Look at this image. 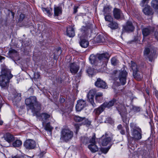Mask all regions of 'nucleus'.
Here are the masks:
<instances>
[{"label":"nucleus","instance_id":"052dcab7","mask_svg":"<svg viewBox=\"0 0 158 158\" xmlns=\"http://www.w3.org/2000/svg\"><path fill=\"white\" fill-rule=\"evenodd\" d=\"M11 14H12V16L13 17L14 16V13L13 12H11Z\"/></svg>","mask_w":158,"mask_h":158},{"label":"nucleus","instance_id":"3c124183","mask_svg":"<svg viewBox=\"0 0 158 158\" xmlns=\"http://www.w3.org/2000/svg\"><path fill=\"white\" fill-rule=\"evenodd\" d=\"M40 76V75L38 73H36L35 74V78H39Z\"/></svg>","mask_w":158,"mask_h":158},{"label":"nucleus","instance_id":"ddd939ff","mask_svg":"<svg viewBox=\"0 0 158 158\" xmlns=\"http://www.w3.org/2000/svg\"><path fill=\"white\" fill-rule=\"evenodd\" d=\"M86 106L85 101L81 99L77 101V103L76 105V109L77 111H80L82 110Z\"/></svg>","mask_w":158,"mask_h":158},{"label":"nucleus","instance_id":"f704fd0d","mask_svg":"<svg viewBox=\"0 0 158 158\" xmlns=\"http://www.w3.org/2000/svg\"><path fill=\"white\" fill-rule=\"evenodd\" d=\"M74 120L77 122H80L83 121L85 119V117H81L78 116H75L74 118Z\"/></svg>","mask_w":158,"mask_h":158},{"label":"nucleus","instance_id":"09e8293b","mask_svg":"<svg viewBox=\"0 0 158 158\" xmlns=\"http://www.w3.org/2000/svg\"><path fill=\"white\" fill-rule=\"evenodd\" d=\"M78 8V6H74L73 8V12L74 14H75L77 12V9Z\"/></svg>","mask_w":158,"mask_h":158},{"label":"nucleus","instance_id":"cd10ccee","mask_svg":"<svg viewBox=\"0 0 158 158\" xmlns=\"http://www.w3.org/2000/svg\"><path fill=\"white\" fill-rule=\"evenodd\" d=\"M43 11L45 13L47 14L50 17L52 16V10L51 8H42Z\"/></svg>","mask_w":158,"mask_h":158},{"label":"nucleus","instance_id":"9d476101","mask_svg":"<svg viewBox=\"0 0 158 158\" xmlns=\"http://www.w3.org/2000/svg\"><path fill=\"white\" fill-rule=\"evenodd\" d=\"M24 145L25 148L27 149H33L35 147L36 143L33 140L28 139L24 143Z\"/></svg>","mask_w":158,"mask_h":158},{"label":"nucleus","instance_id":"1a4fd4ad","mask_svg":"<svg viewBox=\"0 0 158 158\" xmlns=\"http://www.w3.org/2000/svg\"><path fill=\"white\" fill-rule=\"evenodd\" d=\"M127 73L125 70L121 71L118 76L119 81L121 85H124L126 83V77Z\"/></svg>","mask_w":158,"mask_h":158},{"label":"nucleus","instance_id":"412c9836","mask_svg":"<svg viewBox=\"0 0 158 158\" xmlns=\"http://www.w3.org/2000/svg\"><path fill=\"white\" fill-rule=\"evenodd\" d=\"M67 35L69 37H73L75 35L74 28L72 27L69 26L67 29Z\"/></svg>","mask_w":158,"mask_h":158},{"label":"nucleus","instance_id":"69168bd1","mask_svg":"<svg viewBox=\"0 0 158 158\" xmlns=\"http://www.w3.org/2000/svg\"><path fill=\"white\" fill-rule=\"evenodd\" d=\"M18 95L19 97H21V94H18Z\"/></svg>","mask_w":158,"mask_h":158},{"label":"nucleus","instance_id":"a19ab883","mask_svg":"<svg viewBox=\"0 0 158 158\" xmlns=\"http://www.w3.org/2000/svg\"><path fill=\"white\" fill-rule=\"evenodd\" d=\"M105 19L106 21L109 22L110 23L113 21V18L111 16L109 15H106L105 16Z\"/></svg>","mask_w":158,"mask_h":158},{"label":"nucleus","instance_id":"bb28decb","mask_svg":"<svg viewBox=\"0 0 158 158\" xmlns=\"http://www.w3.org/2000/svg\"><path fill=\"white\" fill-rule=\"evenodd\" d=\"M108 26L111 29L114 30L118 28V24L116 22L112 21L108 24Z\"/></svg>","mask_w":158,"mask_h":158},{"label":"nucleus","instance_id":"9b49d317","mask_svg":"<svg viewBox=\"0 0 158 158\" xmlns=\"http://www.w3.org/2000/svg\"><path fill=\"white\" fill-rule=\"evenodd\" d=\"M107 136V134L103 135L99 139V142L103 146H106L107 145L111 140L110 137H108Z\"/></svg>","mask_w":158,"mask_h":158},{"label":"nucleus","instance_id":"b1692460","mask_svg":"<svg viewBox=\"0 0 158 158\" xmlns=\"http://www.w3.org/2000/svg\"><path fill=\"white\" fill-rule=\"evenodd\" d=\"M62 9L59 6H56L54 8V16H58L62 14Z\"/></svg>","mask_w":158,"mask_h":158},{"label":"nucleus","instance_id":"f257e3e1","mask_svg":"<svg viewBox=\"0 0 158 158\" xmlns=\"http://www.w3.org/2000/svg\"><path fill=\"white\" fill-rule=\"evenodd\" d=\"M13 76L8 69L3 68L2 69L1 75H0V85L2 87L6 86L9 83V80Z\"/></svg>","mask_w":158,"mask_h":158},{"label":"nucleus","instance_id":"58836bf2","mask_svg":"<svg viewBox=\"0 0 158 158\" xmlns=\"http://www.w3.org/2000/svg\"><path fill=\"white\" fill-rule=\"evenodd\" d=\"M86 72L89 75H92L94 74V70L91 68H89L86 70Z\"/></svg>","mask_w":158,"mask_h":158},{"label":"nucleus","instance_id":"a211bd4d","mask_svg":"<svg viewBox=\"0 0 158 158\" xmlns=\"http://www.w3.org/2000/svg\"><path fill=\"white\" fill-rule=\"evenodd\" d=\"M154 28L153 27H148L143 28L142 30V34L143 36H147L154 31Z\"/></svg>","mask_w":158,"mask_h":158},{"label":"nucleus","instance_id":"c85d7f7f","mask_svg":"<svg viewBox=\"0 0 158 158\" xmlns=\"http://www.w3.org/2000/svg\"><path fill=\"white\" fill-rule=\"evenodd\" d=\"M80 44L82 48H86L88 46L89 43L88 41L85 39H83L80 42Z\"/></svg>","mask_w":158,"mask_h":158},{"label":"nucleus","instance_id":"0e129e2a","mask_svg":"<svg viewBox=\"0 0 158 158\" xmlns=\"http://www.w3.org/2000/svg\"><path fill=\"white\" fill-rule=\"evenodd\" d=\"M64 98H63L62 99H61V102H64Z\"/></svg>","mask_w":158,"mask_h":158},{"label":"nucleus","instance_id":"423d86ee","mask_svg":"<svg viewBox=\"0 0 158 158\" xmlns=\"http://www.w3.org/2000/svg\"><path fill=\"white\" fill-rule=\"evenodd\" d=\"M148 1H142L140 5L142 7L145 6L143 10V12L145 15H151L153 14V11L150 6L148 5Z\"/></svg>","mask_w":158,"mask_h":158},{"label":"nucleus","instance_id":"f8f14e48","mask_svg":"<svg viewBox=\"0 0 158 158\" xmlns=\"http://www.w3.org/2000/svg\"><path fill=\"white\" fill-rule=\"evenodd\" d=\"M97 57H98V61L100 62H102V63H106L109 57V54L107 53H102L101 54H97Z\"/></svg>","mask_w":158,"mask_h":158},{"label":"nucleus","instance_id":"79ce46f5","mask_svg":"<svg viewBox=\"0 0 158 158\" xmlns=\"http://www.w3.org/2000/svg\"><path fill=\"white\" fill-rule=\"evenodd\" d=\"M111 10L110 7L109 6H105L103 9V12L106 13H109Z\"/></svg>","mask_w":158,"mask_h":158},{"label":"nucleus","instance_id":"13d9d810","mask_svg":"<svg viewBox=\"0 0 158 158\" xmlns=\"http://www.w3.org/2000/svg\"><path fill=\"white\" fill-rule=\"evenodd\" d=\"M75 126L76 127L77 130V129H79V126H78V124H75Z\"/></svg>","mask_w":158,"mask_h":158},{"label":"nucleus","instance_id":"20e7f679","mask_svg":"<svg viewBox=\"0 0 158 158\" xmlns=\"http://www.w3.org/2000/svg\"><path fill=\"white\" fill-rule=\"evenodd\" d=\"M73 136V132L69 129H63L61 132L60 139L65 142L70 140Z\"/></svg>","mask_w":158,"mask_h":158},{"label":"nucleus","instance_id":"c03bdc74","mask_svg":"<svg viewBox=\"0 0 158 158\" xmlns=\"http://www.w3.org/2000/svg\"><path fill=\"white\" fill-rule=\"evenodd\" d=\"M9 53L10 55L11 56H13V55L15 54L16 55H17V52L14 49H12L9 51Z\"/></svg>","mask_w":158,"mask_h":158},{"label":"nucleus","instance_id":"c9c22d12","mask_svg":"<svg viewBox=\"0 0 158 158\" xmlns=\"http://www.w3.org/2000/svg\"><path fill=\"white\" fill-rule=\"evenodd\" d=\"M151 5L154 9L158 10V1H152Z\"/></svg>","mask_w":158,"mask_h":158},{"label":"nucleus","instance_id":"ea45409f","mask_svg":"<svg viewBox=\"0 0 158 158\" xmlns=\"http://www.w3.org/2000/svg\"><path fill=\"white\" fill-rule=\"evenodd\" d=\"M118 61L115 57H113L111 59V63L112 64L115 65L118 63Z\"/></svg>","mask_w":158,"mask_h":158},{"label":"nucleus","instance_id":"aec40b11","mask_svg":"<svg viewBox=\"0 0 158 158\" xmlns=\"http://www.w3.org/2000/svg\"><path fill=\"white\" fill-rule=\"evenodd\" d=\"M89 60L91 63L92 64L96 65L99 62L97 54L96 55H91L89 57Z\"/></svg>","mask_w":158,"mask_h":158},{"label":"nucleus","instance_id":"bf43d9fd","mask_svg":"<svg viewBox=\"0 0 158 158\" xmlns=\"http://www.w3.org/2000/svg\"><path fill=\"white\" fill-rule=\"evenodd\" d=\"M5 59V58L0 55V61L1 60H2L3 59Z\"/></svg>","mask_w":158,"mask_h":158},{"label":"nucleus","instance_id":"5fc2aeb1","mask_svg":"<svg viewBox=\"0 0 158 158\" xmlns=\"http://www.w3.org/2000/svg\"><path fill=\"white\" fill-rule=\"evenodd\" d=\"M21 155H17L13 157H12V158H20Z\"/></svg>","mask_w":158,"mask_h":158},{"label":"nucleus","instance_id":"6e6552de","mask_svg":"<svg viewBox=\"0 0 158 158\" xmlns=\"http://www.w3.org/2000/svg\"><path fill=\"white\" fill-rule=\"evenodd\" d=\"M96 93V91L94 89L89 91L87 95L88 101L89 102L93 107L96 106V105L94 101V97Z\"/></svg>","mask_w":158,"mask_h":158},{"label":"nucleus","instance_id":"6ab92c4d","mask_svg":"<svg viewBox=\"0 0 158 158\" xmlns=\"http://www.w3.org/2000/svg\"><path fill=\"white\" fill-rule=\"evenodd\" d=\"M79 69V66L76 63H73L70 64V71L73 74L76 73Z\"/></svg>","mask_w":158,"mask_h":158},{"label":"nucleus","instance_id":"e433bc0d","mask_svg":"<svg viewBox=\"0 0 158 158\" xmlns=\"http://www.w3.org/2000/svg\"><path fill=\"white\" fill-rule=\"evenodd\" d=\"M97 42L98 43L103 42L104 41V39L103 36L99 35L96 37Z\"/></svg>","mask_w":158,"mask_h":158},{"label":"nucleus","instance_id":"2eb2a0df","mask_svg":"<svg viewBox=\"0 0 158 158\" xmlns=\"http://www.w3.org/2000/svg\"><path fill=\"white\" fill-rule=\"evenodd\" d=\"M95 85L96 87L103 89H106L107 88L106 82L99 78L97 79Z\"/></svg>","mask_w":158,"mask_h":158},{"label":"nucleus","instance_id":"72a5a7b5","mask_svg":"<svg viewBox=\"0 0 158 158\" xmlns=\"http://www.w3.org/2000/svg\"><path fill=\"white\" fill-rule=\"evenodd\" d=\"M131 68L133 70V73L137 72L138 69L137 65L135 63L132 61H131Z\"/></svg>","mask_w":158,"mask_h":158},{"label":"nucleus","instance_id":"e2e57ef3","mask_svg":"<svg viewBox=\"0 0 158 158\" xmlns=\"http://www.w3.org/2000/svg\"><path fill=\"white\" fill-rule=\"evenodd\" d=\"M2 123L3 122L2 121L0 120V125H2Z\"/></svg>","mask_w":158,"mask_h":158},{"label":"nucleus","instance_id":"f03ea898","mask_svg":"<svg viewBox=\"0 0 158 158\" xmlns=\"http://www.w3.org/2000/svg\"><path fill=\"white\" fill-rule=\"evenodd\" d=\"M25 102L26 105L31 110L33 113L37 110H40L41 109L40 105L37 101L36 98L35 96H31L26 98Z\"/></svg>","mask_w":158,"mask_h":158},{"label":"nucleus","instance_id":"7c9ffc66","mask_svg":"<svg viewBox=\"0 0 158 158\" xmlns=\"http://www.w3.org/2000/svg\"><path fill=\"white\" fill-rule=\"evenodd\" d=\"M117 128L121 135H124L125 134V130L122 125L119 124L118 125Z\"/></svg>","mask_w":158,"mask_h":158},{"label":"nucleus","instance_id":"774afa93","mask_svg":"<svg viewBox=\"0 0 158 158\" xmlns=\"http://www.w3.org/2000/svg\"><path fill=\"white\" fill-rule=\"evenodd\" d=\"M90 122L88 121V124H90Z\"/></svg>","mask_w":158,"mask_h":158},{"label":"nucleus","instance_id":"338daca9","mask_svg":"<svg viewBox=\"0 0 158 158\" xmlns=\"http://www.w3.org/2000/svg\"><path fill=\"white\" fill-rule=\"evenodd\" d=\"M126 130H127V132L128 131L129 129H128V128H127V127H126Z\"/></svg>","mask_w":158,"mask_h":158},{"label":"nucleus","instance_id":"603ef678","mask_svg":"<svg viewBox=\"0 0 158 158\" xmlns=\"http://www.w3.org/2000/svg\"><path fill=\"white\" fill-rule=\"evenodd\" d=\"M155 93L156 97L158 99V91L155 89Z\"/></svg>","mask_w":158,"mask_h":158},{"label":"nucleus","instance_id":"2f4dec72","mask_svg":"<svg viewBox=\"0 0 158 158\" xmlns=\"http://www.w3.org/2000/svg\"><path fill=\"white\" fill-rule=\"evenodd\" d=\"M22 144V141L19 140H17L13 143V145L15 147H20Z\"/></svg>","mask_w":158,"mask_h":158},{"label":"nucleus","instance_id":"39448f33","mask_svg":"<svg viewBox=\"0 0 158 158\" xmlns=\"http://www.w3.org/2000/svg\"><path fill=\"white\" fill-rule=\"evenodd\" d=\"M37 110L33 113V116H35L38 119L42 122L43 125L48 120L50 117V114L46 113H40Z\"/></svg>","mask_w":158,"mask_h":158},{"label":"nucleus","instance_id":"a878e982","mask_svg":"<svg viewBox=\"0 0 158 158\" xmlns=\"http://www.w3.org/2000/svg\"><path fill=\"white\" fill-rule=\"evenodd\" d=\"M92 139V137H90L89 138L85 136L81 137V142L84 144H86L89 143H91L90 140Z\"/></svg>","mask_w":158,"mask_h":158},{"label":"nucleus","instance_id":"8fccbe9b","mask_svg":"<svg viewBox=\"0 0 158 158\" xmlns=\"http://www.w3.org/2000/svg\"><path fill=\"white\" fill-rule=\"evenodd\" d=\"M155 39L158 40V32H156L154 34Z\"/></svg>","mask_w":158,"mask_h":158},{"label":"nucleus","instance_id":"393cba45","mask_svg":"<svg viewBox=\"0 0 158 158\" xmlns=\"http://www.w3.org/2000/svg\"><path fill=\"white\" fill-rule=\"evenodd\" d=\"M105 108L103 104L99 107L95 109L94 111L95 114L97 115H99L104 110Z\"/></svg>","mask_w":158,"mask_h":158},{"label":"nucleus","instance_id":"680f3d73","mask_svg":"<svg viewBox=\"0 0 158 158\" xmlns=\"http://www.w3.org/2000/svg\"><path fill=\"white\" fill-rule=\"evenodd\" d=\"M58 51H60V53L61 52V50L60 48H58Z\"/></svg>","mask_w":158,"mask_h":158},{"label":"nucleus","instance_id":"7ed1b4c3","mask_svg":"<svg viewBox=\"0 0 158 158\" xmlns=\"http://www.w3.org/2000/svg\"><path fill=\"white\" fill-rule=\"evenodd\" d=\"M131 133L132 139L135 141H138L142 138V131L136 124L132 123L130 124Z\"/></svg>","mask_w":158,"mask_h":158},{"label":"nucleus","instance_id":"864d4df0","mask_svg":"<svg viewBox=\"0 0 158 158\" xmlns=\"http://www.w3.org/2000/svg\"><path fill=\"white\" fill-rule=\"evenodd\" d=\"M45 151L43 152H41L39 154V156L40 157H42L45 154Z\"/></svg>","mask_w":158,"mask_h":158},{"label":"nucleus","instance_id":"4468645a","mask_svg":"<svg viewBox=\"0 0 158 158\" xmlns=\"http://www.w3.org/2000/svg\"><path fill=\"white\" fill-rule=\"evenodd\" d=\"M113 15L114 18L117 19L124 18V16L122 11L119 9L117 8L114 9Z\"/></svg>","mask_w":158,"mask_h":158},{"label":"nucleus","instance_id":"4d7b16f0","mask_svg":"<svg viewBox=\"0 0 158 158\" xmlns=\"http://www.w3.org/2000/svg\"><path fill=\"white\" fill-rule=\"evenodd\" d=\"M86 27H82L81 28V30H83L84 31H86V30H87L86 29Z\"/></svg>","mask_w":158,"mask_h":158},{"label":"nucleus","instance_id":"c756f323","mask_svg":"<svg viewBox=\"0 0 158 158\" xmlns=\"http://www.w3.org/2000/svg\"><path fill=\"white\" fill-rule=\"evenodd\" d=\"M95 99L98 102H101L103 99V94L101 93H97L95 96Z\"/></svg>","mask_w":158,"mask_h":158},{"label":"nucleus","instance_id":"a18cd8bd","mask_svg":"<svg viewBox=\"0 0 158 158\" xmlns=\"http://www.w3.org/2000/svg\"><path fill=\"white\" fill-rule=\"evenodd\" d=\"M106 121L110 124H113L114 123V121L112 118L110 117H108L106 118Z\"/></svg>","mask_w":158,"mask_h":158},{"label":"nucleus","instance_id":"0eeeda50","mask_svg":"<svg viewBox=\"0 0 158 158\" xmlns=\"http://www.w3.org/2000/svg\"><path fill=\"white\" fill-rule=\"evenodd\" d=\"M96 136L95 134H93L92 136V139L90 141L91 143L88 146V148L93 153L95 152L98 151V148L96 145V142L95 141Z\"/></svg>","mask_w":158,"mask_h":158},{"label":"nucleus","instance_id":"37998d69","mask_svg":"<svg viewBox=\"0 0 158 158\" xmlns=\"http://www.w3.org/2000/svg\"><path fill=\"white\" fill-rule=\"evenodd\" d=\"M150 52V49L148 48H145L144 50V55L148 56V55Z\"/></svg>","mask_w":158,"mask_h":158},{"label":"nucleus","instance_id":"5701e85b","mask_svg":"<svg viewBox=\"0 0 158 158\" xmlns=\"http://www.w3.org/2000/svg\"><path fill=\"white\" fill-rule=\"evenodd\" d=\"M4 137V139L9 143L12 142L14 139L13 135L9 133L6 134Z\"/></svg>","mask_w":158,"mask_h":158},{"label":"nucleus","instance_id":"f3484780","mask_svg":"<svg viewBox=\"0 0 158 158\" xmlns=\"http://www.w3.org/2000/svg\"><path fill=\"white\" fill-rule=\"evenodd\" d=\"M134 29V28L132 24V23L131 22L128 21L127 23L126 26L123 27V33L125 31H132Z\"/></svg>","mask_w":158,"mask_h":158},{"label":"nucleus","instance_id":"4c0bfd02","mask_svg":"<svg viewBox=\"0 0 158 158\" xmlns=\"http://www.w3.org/2000/svg\"><path fill=\"white\" fill-rule=\"evenodd\" d=\"M53 129V127L51 126L50 123H47L45 127V129L46 130L50 132H51Z\"/></svg>","mask_w":158,"mask_h":158},{"label":"nucleus","instance_id":"dca6fc26","mask_svg":"<svg viewBox=\"0 0 158 158\" xmlns=\"http://www.w3.org/2000/svg\"><path fill=\"white\" fill-rule=\"evenodd\" d=\"M116 108L118 111L119 112V114L122 117L124 123H126V120L123 117L122 115V113H123L125 114H126V110L124 106L122 104H120L118 105V106H116Z\"/></svg>","mask_w":158,"mask_h":158},{"label":"nucleus","instance_id":"49530a36","mask_svg":"<svg viewBox=\"0 0 158 158\" xmlns=\"http://www.w3.org/2000/svg\"><path fill=\"white\" fill-rule=\"evenodd\" d=\"M25 17L24 15L23 14H21L19 16V21L21 22L23 20Z\"/></svg>","mask_w":158,"mask_h":158},{"label":"nucleus","instance_id":"4be33fe9","mask_svg":"<svg viewBox=\"0 0 158 158\" xmlns=\"http://www.w3.org/2000/svg\"><path fill=\"white\" fill-rule=\"evenodd\" d=\"M116 101L115 99H113L111 101H110L108 102H106L103 104L104 107L109 108L112 106L115 103H116Z\"/></svg>","mask_w":158,"mask_h":158},{"label":"nucleus","instance_id":"473e14b6","mask_svg":"<svg viewBox=\"0 0 158 158\" xmlns=\"http://www.w3.org/2000/svg\"><path fill=\"white\" fill-rule=\"evenodd\" d=\"M133 76L134 77L137 81H140L142 78V76L140 75L137 72H133Z\"/></svg>","mask_w":158,"mask_h":158},{"label":"nucleus","instance_id":"de8ad7c7","mask_svg":"<svg viewBox=\"0 0 158 158\" xmlns=\"http://www.w3.org/2000/svg\"><path fill=\"white\" fill-rule=\"evenodd\" d=\"M109 149L108 148H104L102 149V152L105 154L109 150Z\"/></svg>","mask_w":158,"mask_h":158},{"label":"nucleus","instance_id":"6e6d98bb","mask_svg":"<svg viewBox=\"0 0 158 158\" xmlns=\"http://www.w3.org/2000/svg\"><path fill=\"white\" fill-rule=\"evenodd\" d=\"M28 157L26 155H21L20 158H28Z\"/></svg>","mask_w":158,"mask_h":158}]
</instances>
